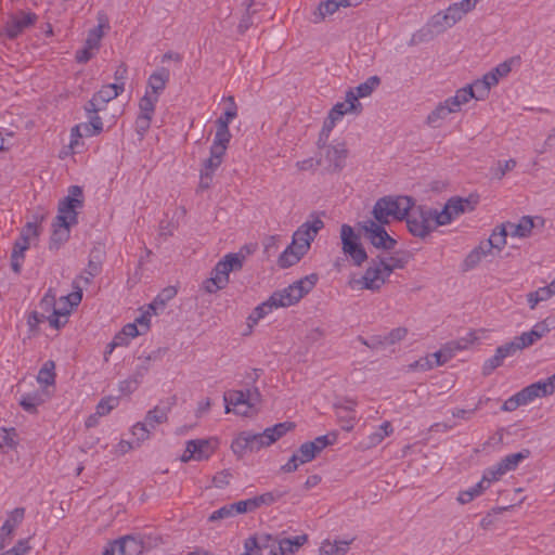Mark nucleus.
I'll list each match as a JSON object with an SVG mask.
<instances>
[{"instance_id": "39", "label": "nucleus", "mask_w": 555, "mask_h": 555, "mask_svg": "<svg viewBox=\"0 0 555 555\" xmlns=\"http://www.w3.org/2000/svg\"><path fill=\"white\" fill-rule=\"evenodd\" d=\"M488 489V485H485V481H479L475 486L470 487L467 490L461 491L457 496V501L461 504H467L472 502L475 498L482 494V492Z\"/></svg>"}, {"instance_id": "46", "label": "nucleus", "mask_w": 555, "mask_h": 555, "mask_svg": "<svg viewBox=\"0 0 555 555\" xmlns=\"http://www.w3.org/2000/svg\"><path fill=\"white\" fill-rule=\"evenodd\" d=\"M157 102L158 98L156 95H152L150 91L146 90L144 96L141 98L139 102L140 114L153 117Z\"/></svg>"}, {"instance_id": "58", "label": "nucleus", "mask_w": 555, "mask_h": 555, "mask_svg": "<svg viewBox=\"0 0 555 555\" xmlns=\"http://www.w3.org/2000/svg\"><path fill=\"white\" fill-rule=\"evenodd\" d=\"M274 308L273 304H270V298L257 306L250 315L248 317V321L253 324H256L260 319H262L264 315H267L271 310Z\"/></svg>"}, {"instance_id": "9", "label": "nucleus", "mask_w": 555, "mask_h": 555, "mask_svg": "<svg viewBox=\"0 0 555 555\" xmlns=\"http://www.w3.org/2000/svg\"><path fill=\"white\" fill-rule=\"evenodd\" d=\"M340 238L343 251L351 258L354 266L360 267L367 259V254L360 243L359 234L351 225L343 224Z\"/></svg>"}, {"instance_id": "3", "label": "nucleus", "mask_w": 555, "mask_h": 555, "mask_svg": "<svg viewBox=\"0 0 555 555\" xmlns=\"http://www.w3.org/2000/svg\"><path fill=\"white\" fill-rule=\"evenodd\" d=\"M244 259L241 254H228L219 260L212 269L210 279L205 282L206 292L211 294L224 288L229 283L230 272L241 270Z\"/></svg>"}, {"instance_id": "6", "label": "nucleus", "mask_w": 555, "mask_h": 555, "mask_svg": "<svg viewBox=\"0 0 555 555\" xmlns=\"http://www.w3.org/2000/svg\"><path fill=\"white\" fill-rule=\"evenodd\" d=\"M274 443V438L270 437L266 430L262 433H253L250 430L242 431L232 442L231 448L235 454L243 455L246 452H256L262 448Z\"/></svg>"}, {"instance_id": "35", "label": "nucleus", "mask_w": 555, "mask_h": 555, "mask_svg": "<svg viewBox=\"0 0 555 555\" xmlns=\"http://www.w3.org/2000/svg\"><path fill=\"white\" fill-rule=\"evenodd\" d=\"M455 108L448 104V99L443 102L439 103L437 107L427 116V122L434 127H436V122L440 119L447 118V116L451 113H455Z\"/></svg>"}, {"instance_id": "34", "label": "nucleus", "mask_w": 555, "mask_h": 555, "mask_svg": "<svg viewBox=\"0 0 555 555\" xmlns=\"http://www.w3.org/2000/svg\"><path fill=\"white\" fill-rule=\"evenodd\" d=\"M454 24L450 20L449 15L446 11L438 12L434 16H431L428 22V26L436 33L440 34L451 28Z\"/></svg>"}, {"instance_id": "48", "label": "nucleus", "mask_w": 555, "mask_h": 555, "mask_svg": "<svg viewBox=\"0 0 555 555\" xmlns=\"http://www.w3.org/2000/svg\"><path fill=\"white\" fill-rule=\"evenodd\" d=\"M338 120H340V119L333 116L331 113H328V116L324 120L322 129L319 134V139H318L319 146L325 145L327 143L330 134Z\"/></svg>"}, {"instance_id": "56", "label": "nucleus", "mask_w": 555, "mask_h": 555, "mask_svg": "<svg viewBox=\"0 0 555 555\" xmlns=\"http://www.w3.org/2000/svg\"><path fill=\"white\" fill-rule=\"evenodd\" d=\"M57 301L55 298V293L52 288H49L44 296L41 298L39 302V308L41 309L42 313H53V310H55Z\"/></svg>"}, {"instance_id": "50", "label": "nucleus", "mask_w": 555, "mask_h": 555, "mask_svg": "<svg viewBox=\"0 0 555 555\" xmlns=\"http://www.w3.org/2000/svg\"><path fill=\"white\" fill-rule=\"evenodd\" d=\"M245 392V397L247 399V409L236 410L237 414L248 415L249 410L256 408L261 401V393L257 387L247 389Z\"/></svg>"}, {"instance_id": "18", "label": "nucleus", "mask_w": 555, "mask_h": 555, "mask_svg": "<svg viewBox=\"0 0 555 555\" xmlns=\"http://www.w3.org/2000/svg\"><path fill=\"white\" fill-rule=\"evenodd\" d=\"M362 111V104L357 101V98L354 96V91L352 89L348 90L346 92V98L344 102L336 103L330 111V113L341 119L344 115L348 113H356L359 114Z\"/></svg>"}, {"instance_id": "63", "label": "nucleus", "mask_w": 555, "mask_h": 555, "mask_svg": "<svg viewBox=\"0 0 555 555\" xmlns=\"http://www.w3.org/2000/svg\"><path fill=\"white\" fill-rule=\"evenodd\" d=\"M233 507L231 504L223 505L222 507L218 508L217 511L212 512L209 517L208 521L215 522L223 519H229L234 517Z\"/></svg>"}, {"instance_id": "36", "label": "nucleus", "mask_w": 555, "mask_h": 555, "mask_svg": "<svg viewBox=\"0 0 555 555\" xmlns=\"http://www.w3.org/2000/svg\"><path fill=\"white\" fill-rule=\"evenodd\" d=\"M507 235H509L508 230L506 225L502 223L492 231L488 241L494 249L501 251L503 247L506 245Z\"/></svg>"}, {"instance_id": "60", "label": "nucleus", "mask_w": 555, "mask_h": 555, "mask_svg": "<svg viewBox=\"0 0 555 555\" xmlns=\"http://www.w3.org/2000/svg\"><path fill=\"white\" fill-rule=\"evenodd\" d=\"M118 405V399L115 397H107L101 399V401L96 405V415L105 416L112 410H114Z\"/></svg>"}, {"instance_id": "11", "label": "nucleus", "mask_w": 555, "mask_h": 555, "mask_svg": "<svg viewBox=\"0 0 555 555\" xmlns=\"http://www.w3.org/2000/svg\"><path fill=\"white\" fill-rule=\"evenodd\" d=\"M477 202H472L469 198L452 197L450 198L442 210H437V223L441 225L449 224L452 220L460 215L474 209Z\"/></svg>"}, {"instance_id": "19", "label": "nucleus", "mask_w": 555, "mask_h": 555, "mask_svg": "<svg viewBox=\"0 0 555 555\" xmlns=\"http://www.w3.org/2000/svg\"><path fill=\"white\" fill-rule=\"evenodd\" d=\"M353 406L354 402L352 400H346L345 403L335 405L340 427L346 431H350L354 427L357 416Z\"/></svg>"}, {"instance_id": "52", "label": "nucleus", "mask_w": 555, "mask_h": 555, "mask_svg": "<svg viewBox=\"0 0 555 555\" xmlns=\"http://www.w3.org/2000/svg\"><path fill=\"white\" fill-rule=\"evenodd\" d=\"M304 256L297 255V250L289 246L280 255L278 263L281 268H289L297 263Z\"/></svg>"}, {"instance_id": "4", "label": "nucleus", "mask_w": 555, "mask_h": 555, "mask_svg": "<svg viewBox=\"0 0 555 555\" xmlns=\"http://www.w3.org/2000/svg\"><path fill=\"white\" fill-rule=\"evenodd\" d=\"M437 209L426 206H415L408 212L406 227L409 232L417 237H426L440 224L437 223Z\"/></svg>"}, {"instance_id": "37", "label": "nucleus", "mask_w": 555, "mask_h": 555, "mask_svg": "<svg viewBox=\"0 0 555 555\" xmlns=\"http://www.w3.org/2000/svg\"><path fill=\"white\" fill-rule=\"evenodd\" d=\"M168 415V409L167 408H160L155 406L154 409L150 410L144 418V422L147 424V426L151 429H154L156 425L162 424L167 421Z\"/></svg>"}, {"instance_id": "14", "label": "nucleus", "mask_w": 555, "mask_h": 555, "mask_svg": "<svg viewBox=\"0 0 555 555\" xmlns=\"http://www.w3.org/2000/svg\"><path fill=\"white\" fill-rule=\"evenodd\" d=\"M227 101L229 102V106L224 113L216 120L217 130L215 138L218 139V141L230 142L232 134L230 132L229 125L237 116V106L233 96H229Z\"/></svg>"}, {"instance_id": "27", "label": "nucleus", "mask_w": 555, "mask_h": 555, "mask_svg": "<svg viewBox=\"0 0 555 555\" xmlns=\"http://www.w3.org/2000/svg\"><path fill=\"white\" fill-rule=\"evenodd\" d=\"M104 251L101 247H94L89 254V260L85 273L90 276H98L102 272Z\"/></svg>"}, {"instance_id": "20", "label": "nucleus", "mask_w": 555, "mask_h": 555, "mask_svg": "<svg viewBox=\"0 0 555 555\" xmlns=\"http://www.w3.org/2000/svg\"><path fill=\"white\" fill-rule=\"evenodd\" d=\"M170 78L168 68L162 67L155 70L147 80V90L152 95H158L165 90Z\"/></svg>"}, {"instance_id": "28", "label": "nucleus", "mask_w": 555, "mask_h": 555, "mask_svg": "<svg viewBox=\"0 0 555 555\" xmlns=\"http://www.w3.org/2000/svg\"><path fill=\"white\" fill-rule=\"evenodd\" d=\"M530 456V451L528 449H522L517 453H512L504 456L498 464L504 474L515 470L519 463Z\"/></svg>"}, {"instance_id": "44", "label": "nucleus", "mask_w": 555, "mask_h": 555, "mask_svg": "<svg viewBox=\"0 0 555 555\" xmlns=\"http://www.w3.org/2000/svg\"><path fill=\"white\" fill-rule=\"evenodd\" d=\"M255 537H256L258 544L262 551L268 550V552H269L268 555H276L278 543H279L280 539L275 538L271 534H268V533L256 534Z\"/></svg>"}, {"instance_id": "59", "label": "nucleus", "mask_w": 555, "mask_h": 555, "mask_svg": "<svg viewBox=\"0 0 555 555\" xmlns=\"http://www.w3.org/2000/svg\"><path fill=\"white\" fill-rule=\"evenodd\" d=\"M73 293L61 297L62 300H65L72 308L77 307L81 302L83 287L78 281H73Z\"/></svg>"}, {"instance_id": "62", "label": "nucleus", "mask_w": 555, "mask_h": 555, "mask_svg": "<svg viewBox=\"0 0 555 555\" xmlns=\"http://www.w3.org/2000/svg\"><path fill=\"white\" fill-rule=\"evenodd\" d=\"M503 361L504 359L502 354L495 349L494 356L485 361L482 365V374L485 376L490 375L496 367L503 364Z\"/></svg>"}, {"instance_id": "21", "label": "nucleus", "mask_w": 555, "mask_h": 555, "mask_svg": "<svg viewBox=\"0 0 555 555\" xmlns=\"http://www.w3.org/2000/svg\"><path fill=\"white\" fill-rule=\"evenodd\" d=\"M72 225V223L66 221L61 222L54 219L52 223L53 231L50 238V249H59L61 245L68 241Z\"/></svg>"}, {"instance_id": "38", "label": "nucleus", "mask_w": 555, "mask_h": 555, "mask_svg": "<svg viewBox=\"0 0 555 555\" xmlns=\"http://www.w3.org/2000/svg\"><path fill=\"white\" fill-rule=\"evenodd\" d=\"M177 295V289L172 286L166 287L156 296L150 305V309L157 314L158 309H164L166 304Z\"/></svg>"}, {"instance_id": "33", "label": "nucleus", "mask_w": 555, "mask_h": 555, "mask_svg": "<svg viewBox=\"0 0 555 555\" xmlns=\"http://www.w3.org/2000/svg\"><path fill=\"white\" fill-rule=\"evenodd\" d=\"M25 517V508L16 507L12 512L8 514V517L3 525L1 526L2 532H9L10 534L20 526Z\"/></svg>"}, {"instance_id": "55", "label": "nucleus", "mask_w": 555, "mask_h": 555, "mask_svg": "<svg viewBox=\"0 0 555 555\" xmlns=\"http://www.w3.org/2000/svg\"><path fill=\"white\" fill-rule=\"evenodd\" d=\"M295 427V424L292 422H284L275 424L272 427L266 428V433L272 438H274V442L283 437L286 433L292 430Z\"/></svg>"}, {"instance_id": "7", "label": "nucleus", "mask_w": 555, "mask_h": 555, "mask_svg": "<svg viewBox=\"0 0 555 555\" xmlns=\"http://www.w3.org/2000/svg\"><path fill=\"white\" fill-rule=\"evenodd\" d=\"M83 206V192L79 185H72L68 195L59 203L55 219L61 222L76 224L78 222L77 209Z\"/></svg>"}, {"instance_id": "57", "label": "nucleus", "mask_w": 555, "mask_h": 555, "mask_svg": "<svg viewBox=\"0 0 555 555\" xmlns=\"http://www.w3.org/2000/svg\"><path fill=\"white\" fill-rule=\"evenodd\" d=\"M525 349L524 346L520 345V340L518 336L514 337V339L509 343H506L502 346H499L496 350L502 354L503 359L514 356L517 351Z\"/></svg>"}, {"instance_id": "47", "label": "nucleus", "mask_w": 555, "mask_h": 555, "mask_svg": "<svg viewBox=\"0 0 555 555\" xmlns=\"http://www.w3.org/2000/svg\"><path fill=\"white\" fill-rule=\"evenodd\" d=\"M122 542L127 546V555H140L144 550V544L140 537L127 534L122 537Z\"/></svg>"}, {"instance_id": "54", "label": "nucleus", "mask_w": 555, "mask_h": 555, "mask_svg": "<svg viewBox=\"0 0 555 555\" xmlns=\"http://www.w3.org/2000/svg\"><path fill=\"white\" fill-rule=\"evenodd\" d=\"M393 428L390 422L386 421L384 422L372 435H370V443L371 444H378L380 443L386 437H388L390 434H392Z\"/></svg>"}, {"instance_id": "61", "label": "nucleus", "mask_w": 555, "mask_h": 555, "mask_svg": "<svg viewBox=\"0 0 555 555\" xmlns=\"http://www.w3.org/2000/svg\"><path fill=\"white\" fill-rule=\"evenodd\" d=\"M151 428L147 426L145 422H138L132 426V435L137 439V446L139 447L141 442L145 441L150 438Z\"/></svg>"}, {"instance_id": "13", "label": "nucleus", "mask_w": 555, "mask_h": 555, "mask_svg": "<svg viewBox=\"0 0 555 555\" xmlns=\"http://www.w3.org/2000/svg\"><path fill=\"white\" fill-rule=\"evenodd\" d=\"M37 18V15L33 12L18 11L5 24L4 30L8 38H17L25 29L33 26Z\"/></svg>"}, {"instance_id": "29", "label": "nucleus", "mask_w": 555, "mask_h": 555, "mask_svg": "<svg viewBox=\"0 0 555 555\" xmlns=\"http://www.w3.org/2000/svg\"><path fill=\"white\" fill-rule=\"evenodd\" d=\"M225 412L231 411L230 405L234 406V411L247 409V399L244 390H230L224 393Z\"/></svg>"}, {"instance_id": "31", "label": "nucleus", "mask_w": 555, "mask_h": 555, "mask_svg": "<svg viewBox=\"0 0 555 555\" xmlns=\"http://www.w3.org/2000/svg\"><path fill=\"white\" fill-rule=\"evenodd\" d=\"M544 387L542 386L541 382L533 383L525 388H522L520 391H518V397L520 398V401H522L524 405L528 404L529 402L533 401L535 398L546 397V393L544 392Z\"/></svg>"}, {"instance_id": "12", "label": "nucleus", "mask_w": 555, "mask_h": 555, "mask_svg": "<svg viewBox=\"0 0 555 555\" xmlns=\"http://www.w3.org/2000/svg\"><path fill=\"white\" fill-rule=\"evenodd\" d=\"M380 267L382 266L379 264L377 258L372 259L362 278L356 280L354 283L359 285V288L361 289H369L373 292L378 291L387 280Z\"/></svg>"}, {"instance_id": "41", "label": "nucleus", "mask_w": 555, "mask_h": 555, "mask_svg": "<svg viewBox=\"0 0 555 555\" xmlns=\"http://www.w3.org/2000/svg\"><path fill=\"white\" fill-rule=\"evenodd\" d=\"M380 83V79L377 76L369 77L364 82L360 83L354 91V96L357 101L360 98H365L370 95Z\"/></svg>"}, {"instance_id": "8", "label": "nucleus", "mask_w": 555, "mask_h": 555, "mask_svg": "<svg viewBox=\"0 0 555 555\" xmlns=\"http://www.w3.org/2000/svg\"><path fill=\"white\" fill-rule=\"evenodd\" d=\"M323 227L324 222L319 217L304 222L295 231L289 247L297 250V255L304 256L309 250L311 242Z\"/></svg>"}, {"instance_id": "53", "label": "nucleus", "mask_w": 555, "mask_h": 555, "mask_svg": "<svg viewBox=\"0 0 555 555\" xmlns=\"http://www.w3.org/2000/svg\"><path fill=\"white\" fill-rule=\"evenodd\" d=\"M468 88L473 92L474 99L477 101L486 100L490 93L489 82L483 81L482 79H477L469 85Z\"/></svg>"}, {"instance_id": "49", "label": "nucleus", "mask_w": 555, "mask_h": 555, "mask_svg": "<svg viewBox=\"0 0 555 555\" xmlns=\"http://www.w3.org/2000/svg\"><path fill=\"white\" fill-rule=\"evenodd\" d=\"M516 167V160L511 158L504 162L499 160L495 166H492L490 171L492 178L501 180L507 172Z\"/></svg>"}, {"instance_id": "26", "label": "nucleus", "mask_w": 555, "mask_h": 555, "mask_svg": "<svg viewBox=\"0 0 555 555\" xmlns=\"http://www.w3.org/2000/svg\"><path fill=\"white\" fill-rule=\"evenodd\" d=\"M351 540H335L331 542L330 540H325L320 547V555H345L349 545L351 544Z\"/></svg>"}, {"instance_id": "23", "label": "nucleus", "mask_w": 555, "mask_h": 555, "mask_svg": "<svg viewBox=\"0 0 555 555\" xmlns=\"http://www.w3.org/2000/svg\"><path fill=\"white\" fill-rule=\"evenodd\" d=\"M125 90V83L114 82L109 85L103 86L98 92H95L94 101H99L102 106H106V104L116 99L119 94H121Z\"/></svg>"}, {"instance_id": "5", "label": "nucleus", "mask_w": 555, "mask_h": 555, "mask_svg": "<svg viewBox=\"0 0 555 555\" xmlns=\"http://www.w3.org/2000/svg\"><path fill=\"white\" fill-rule=\"evenodd\" d=\"M358 228L363 237L377 249L391 250L397 245V241L387 233L385 224L376 220L361 221L358 223Z\"/></svg>"}, {"instance_id": "16", "label": "nucleus", "mask_w": 555, "mask_h": 555, "mask_svg": "<svg viewBox=\"0 0 555 555\" xmlns=\"http://www.w3.org/2000/svg\"><path fill=\"white\" fill-rule=\"evenodd\" d=\"M212 453L210 442L205 439L190 440L186 443L185 451L181 456L182 462H189L191 460L202 461L206 460Z\"/></svg>"}, {"instance_id": "22", "label": "nucleus", "mask_w": 555, "mask_h": 555, "mask_svg": "<svg viewBox=\"0 0 555 555\" xmlns=\"http://www.w3.org/2000/svg\"><path fill=\"white\" fill-rule=\"evenodd\" d=\"M307 541V534L280 539L276 555H294Z\"/></svg>"}, {"instance_id": "24", "label": "nucleus", "mask_w": 555, "mask_h": 555, "mask_svg": "<svg viewBox=\"0 0 555 555\" xmlns=\"http://www.w3.org/2000/svg\"><path fill=\"white\" fill-rule=\"evenodd\" d=\"M511 236L528 237L534 227L533 220L529 216H525L518 223L505 222Z\"/></svg>"}, {"instance_id": "15", "label": "nucleus", "mask_w": 555, "mask_h": 555, "mask_svg": "<svg viewBox=\"0 0 555 555\" xmlns=\"http://www.w3.org/2000/svg\"><path fill=\"white\" fill-rule=\"evenodd\" d=\"M315 447H313L312 443L305 442L302 443L297 452H295L288 462L284 464L281 469L285 473H293L295 472L299 465L306 464L308 462H311L317 455Z\"/></svg>"}, {"instance_id": "10", "label": "nucleus", "mask_w": 555, "mask_h": 555, "mask_svg": "<svg viewBox=\"0 0 555 555\" xmlns=\"http://www.w3.org/2000/svg\"><path fill=\"white\" fill-rule=\"evenodd\" d=\"M320 149L324 150L317 164L323 166L328 172L340 171L346 164L348 151L344 144L336 145H321Z\"/></svg>"}, {"instance_id": "32", "label": "nucleus", "mask_w": 555, "mask_h": 555, "mask_svg": "<svg viewBox=\"0 0 555 555\" xmlns=\"http://www.w3.org/2000/svg\"><path fill=\"white\" fill-rule=\"evenodd\" d=\"M93 135H98V133H93V129L90 126V124H88V121L78 124L70 131L72 140L69 143V147L74 152H77V146L79 145V139L82 137H93Z\"/></svg>"}, {"instance_id": "1", "label": "nucleus", "mask_w": 555, "mask_h": 555, "mask_svg": "<svg viewBox=\"0 0 555 555\" xmlns=\"http://www.w3.org/2000/svg\"><path fill=\"white\" fill-rule=\"evenodd\" d=\"M414 201L410 196H384L376 201L372 215L382 224H388L390 220H403L412 209Z\"/></svg>"}, {"instance_id": "40", "label": "nucleus", "mask_w": 555, "mask_h": 555, "mask_svg": "<svg viewBox=\"0 0 555 555\" xmlns=\"http://www.w3.org/2000/svg\"><path fill=\"white\" fill-rule=\"evenodd\" d=\"M476 336L474 333H469L466 337H462L460 339L451 340L444 344L446 350L451 353V358L455 356L457 351L467 349L470 344L474 343Z\"/></svg>"}, {"instance_id": "25", "label": "nucleus", "mask_w": 555, "mask_h": 555, "mask_svg": "<svg viewBox=\"0 0 555 555\" xmlns=\"http://www.w3.org/2000/svg\"><path fill=\"white\" fill-rule=\"evenodd\" d=\"M44 402L43 395L39 390L23 393L20 398V405L30 414L37 413V409Z\"/></svg>"}, {"instance_id": "17", "label": "nucleus", "mask_w": 555, "mask_h": 555, "mask_svg": "<svg viewBox=\"0 0 555 555\" xmlns=\"http://www.w3.org/2000/svg\"><path fill=\"white\" fill-rule=\"evenodd\" d=\"M228 145L229 141H218V139L214 138L210 146V156L204 162L202 170L214 176L215 171L222 164Z\"/></svg>"}, {"instance_id": "2", "label": "nucleus", "mask_w": 555, "mask_h": 555, "mask_svg": "<svg viewBox=\"0 0 555 555\" xmlns=\"http://www.w3.org/2000/svg\"><path fill=\"white\" fill-rule=\"evenodd\" d=\"M318 274L311 273L287 287L274 292L270 296V304L274 305V308L289 307L297 304L305 295H307L317 284Z\"/></svg>"}, {"instance_id": "42", "label": "nucleus", "mask_w": 555, "mask_h": 555, "mask_svg": "<svg viewBox=\"0 0 555 555\" xmlns=\"http://www.w3.org/2000/svg\"><path fill=\"white\" fill-rule=\"evenodd\" d=\"M55 364L53 361H47L39 370L37 380L41 385L50 386L55 383Z\"/></svg>"}, {"instance_id": "51", "label": "nucleus", "mask_w": 555, "mask_h": 555, "mask_svg": "<svg viewBox=\"0 0 555 555\" xmlns=\"http://www.w3.org/2000/svg\"><path fill=\"white\" fill-rule=\"evenodd\" d=\"M473 9H467L466 4L464 3V0L460 2H455L451 4L447 10L446 13L449 15L452 23L455 25L459 21L463 18V16L472 11Z\"/></svg>"}, {"instance_id": "64", "label": "nucleus", "mask_w": 555, "mask_h": 555, "mask_svg": "<svg viewBox=\"0 0 555 555\" xmlns=\"http://www.w3.org/2000/svg\"><path fill=\"white\" fill-rule=\"evenodd\" d=\"M532 327L542 338L555 328V317H547L543 321L535 323Z\"/></svg>"}, {"instance_id": "45", "label": "nucleus", "mask_w": 555, "mask_h": 555, "mask_svg": "<svg viewBox=\"0 0 555 555\" xmlns=\"http://www.w3.org/2000/svg\"><path fill=\"white\" fill-rule=\"evenodd\" d=\"M377 260L379 264L382 266L380 269L384 271L386 278L388 279L390 274L396 269H403L404 268V261L400 258L396 257H389V258H382L377 257Z\"/></svg>"}, {"instance_id": "30", "label": "nucleus", "mask_w": 555, "mask_h": 555, "mask_svg": "<svg viewBox=\"0 0 555 555\" xmlns=\"http://www.w3.org/2000/svg\"><path fill=\"white\" fill-rule=\"evenodd\" d=\"M340 7H344L341 0H325L321 2L318 10L313 13V22L319 23L323 21L326 16L335 13Z\"/></svg>"}, {"instance_id": "43", "label": "nucleus", "mask_w": 555, "mask_h": 555, "mask_svg": "<svg viewBox=\"0 0 555 555\" xmlns=\"http://www.w3.org/2000/svg\"><path fill=\"white\" fill-rule=\"evenodd\" d=\"M474 99V94L467 87L461 88L456 91L455 95L448 98V104H451L456 112L461 109V106Z\"/></svg>"}]
</instances>
